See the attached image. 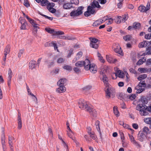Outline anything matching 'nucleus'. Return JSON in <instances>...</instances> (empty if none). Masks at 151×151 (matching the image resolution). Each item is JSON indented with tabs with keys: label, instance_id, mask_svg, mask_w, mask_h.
I'll list each match as a JSON object with an SVG mask.
<instances>
[{
	"label": "nucleus",
	"instance_id": "56",
	"mask_svg": "<svg viewBox=\"0 0 151 151\" xmlns=\"http://www.w3.org/2000/svg\"><path fill=\"white\" fill-rule=\"evenodd\" d=\"M90 137L93 140L96 139L97 138V136L94 134V132H93L90 135Z\"/></svg>",
	"mask_w": 151,
	"mask_h": 151
},
{
	"label": "nucleus",
	"instance_id": "36",
	"mask_svg": "<svg viewBox=\"0 0 151 151\" xmlns=\"http://www.w3.org/2000/svg\"><path fill=\"white\" fill-rule=\"evenodd\" d=\"M101 21L100 19H98L93 24V26L94 27H97L99 25H100L101 24V23L100 22Z\"/></svg>",
	"mask_w": 151,
	"mask_h": 151
},
{
	"label": "nucleus",
	"instance_id": "32",
	"mask_svg": "<svg viewBox=\"0 0 151 151\" xmlns=\"http://www.w3.org/2000/svg\"><path fill=\"white\" fill-rule=\"evenodd\" d=\"M143 132L146 134L147 135L148 134H150L151 132V131L147 127H145L143 128Z\"/></svg>",
	"mask_w": 151,
	"mask_h": 151
},
{
	"label": "nucleus",
	"instance_id": "46",
	"mask_svg": "<svg viewBox=\"0 0 151 151\" xmlns=\"http://www.w3.org/2000/svg\"><path fill=\"white\" fill-rule=\"evenodd\" d=\"M99 123L100 122L98 120L96 121L95 122V125L96 126V128L97 129L98 131H100V127L99 126Z\"/></svg>",
	"mask_w": 151,
	"mask_h": 151
},
{
	"label": "nucleus",
	"instance_id": "2",
	"mask_svg": "<svg viewBox=\"0 0 151 151\" xmlns=\"http://www.w3.org/2000/svg\"><path fill=\"white\" fill-rule=\"evenodd\" d=\"M84 8V7L82 6H79L77 10H74L72 11L70 13V16L74 17L81 15L83 14V10Z\"/></svg>",
	"mask_w": 151,
	"mask_h": 151
},
{
	"label": "nucleus",
	"instance_id": "61",
	"mask_svg": "<svg viewBox=\"0 0 151 151\" xmlns=\"http://www.w3.org/2000/svg\"><path fill=\"white\" fill-rule=\"evenodd\" d=\"M129 71L131 73L136 74L137 73L136 70L132 68H130L129 69Z\"/></svg>",
	"mask_w": 151,
	"mask_h": 151
},
{
	"label": "nucleus",
	"instance_id": "24",
	"mask_svg": "<svg viewBox=\"0 0 151 151\" xmlns=\"http://www.w3.org/2000/svg\"><path fill=\"white\" fill-rule=\"evenodd\" d=\"M133 25L134 29H139L141 27V24L138 22H134L133 24Z\"/></svg>",
	"mask_w": 151,
	"mask_h": 151
},
{
	"label": "nucleus",
	"instance_id": "57",
	"mask_svg": "<svg viewBox=\"0 0 151 151\" xmlns=\"http://www.w3.org/2000/svg\"><path fill=\"white\" fill-rule=\"evenodd\" d=\"M119 3H118L117 4V6L118 8L121 9L122 6L123 2L122 1H119Z\"/></svg>",
	"mask_w": 151,
	"mask_h": 151
},
{
	"label": "nucleus",
	"instance_id": "10",
	"mask_svg": "<svg viewBox=\"0 0 151 151\" xmlns=\"http://www.w3.org/2000/svg\"><path fill=\"white\" fill-rule=\"evenodd\" d=\"M37 65L36 62L33 60L30 61L29 63V68L31 70H33L36 68Z\"/></svg>",
	"mask_w": 151,
	"mask_h": 151
},
{
	"label": "nucleus",
	"instance_id": "11",
	"mask_svg": "<svg viewBox=\"0 0 151 151\" xmlns=\"http://www.w3.org/2000/svg\"><path fill=\"white\" fill-rule=\"evenodd\" d=\"M8 75L9 76L8 77V79L7 81V84L9 87V88L11 86V80L12 75V72L10 68H9V69Z\"/></svg>",
	"mask_w": 151,
	"mask_h": 151
},
{
	"label": "nucleus",
	"instance_id": "45",
	"mask_svg": "<svg viewBox=\"0 0 151 151\" xmlns=\"http://www.w3.org/2000/svg\"><path fill=\"white\" fill-rule=\"evenodd\" d=\"M146 61V59H145L144 60H143L142 59H140L137 63V65H140L145 62Z\"/></svg>",
	"mask_w": 151,
	"mask_h": 151
},
{
	"label": "nucleus",
	"instance_id": "34",
	"mask_svg": "<svg viewBox=\"0 0 151 151\" xmlns=\"http://www.w3.org/2000/svg\"><path fill=\"white\" fill-rule=\"evenodd\" d=\"M147 77V75L146 74H143L139 76L137 78L139 81H141L143 79H144Z\"/></svg>",
	"mask_w": 151,
	"mask_h": 151
},
{
	"label": "nucleus",
	"instance_id": "60",
	"mask_svg": "<svg viewBox=\"0 0 151 151\" xmlns=\"http://www.w3.org/2000/svg\"><path fill=\"white\" fill-rule=\"evenodd\" d=\"M97 1L101 4H104L106 2V0H98Z\"/></svg>",
	"mask_w": 151,
	"mask_h": 151
},
{
	"label": "nucleus",
	"instance_id": "63",
	"mask_svg": "<svg viewBox=\"0 0 151 151\" xmlns=\"http://www.w3.org/2000/svg\"><path fill=\"white\" fill-rule=\"evenodd\" d=\"M147 65H151V58L148 59L146 61Z\"/></svg>",
	"mask_w": 151,
	"mask_h": 151
},
{
	"label": "nucleus",
	"instance_id": "17",
	"mask_svg": "<svg viewBox=\"0 0 151 151\" xmlns=\"http://www.w3.org/2000/svg\"><path fill=\"white\" fill-rule=\"evenodd\" d=\"M119 17V19L120 21L124 22L127 20L129 17L127 14H125L124 15H122V16H119L118 17Z\"/></svg>",
	"mask_w": 151,
	"mask_h": 151
},
{
	"label": "nucleus",
	"instance_id": "23",
	"mask_svg": "<svg viewBox=\"0 0 151 151\" xmlns=\"http://www.w3.org/2000/svg\"><path fill=\"white\" fill-rule=\"evenodd\" d=\"M102 81L104 83V85L107 87L109 85V83L108 82V78L106 75L103 76Z\"/></svg>",
	"mask_w": 151,
	"mask_h": 151
},
{
	"label": "nucleus",
	"instance_id": "15",
	"mask_svg": "<svg viewBox=\"0 0 151 151\" xmlns=\"http://www.w3.org/2000/svg\"><path fill=\"white\" fill-rule=\"evenodd\" d=\"M67 81L65 78L61 79L58 82L57 84L58 86H65Z\"/></svg>",
	"mask_w": 151,
	"mask_h": 151
},
{
	"label": "nucleus",
	"instance_id": "9",
	"mask_svg": "<svg viewBox=\"0 0 151 151\" xmlns=\"http://www.w3.org/2000/svg\"><path fill=\"white\" fill-rule=\"evenodd\" d=\"M91 64L90 61L88 59H86L85 60L84 64V68L86 70H88L90 68V67Z\"/></svg>",
	"mask_w": 151,
	"mask_h": 151
},
{
	"label": "nucleus",
	"instance_id": "30",
	"mask_svg": "<svg viewBox=\"0 0 151 151\" xmlns=\"http://www.w3.org/2000/svg\"><path fill=\"white\" fill-rule=\"evenodd\" d=\"M138 9L141 12H145L147 11L146 10L147 9L146 8V7L143 5L140 6L139 7Z\"/></svg>",
	"mask_w": 151,
	"mask_h": 151
},
{
	"label": "nucleus",
	"instance_id": "43",
	"mask_svg": "<svg viewBox=\"0 0 151 151\" xmlns=\"http://www.w3.org/2000/svg\"><path fill=\"white\" fill-rule=\"evenodd\" d=\"M137 90V93H139L142 92L143 91L145 90L144 88H137L136 87L135 88Z\"/></svg>",
	"mask_w": 151,
	"mask_h": 151
},
{
	"label": "nucleus",
	"instance_id": "52",
	"mask_svg": "<svg viewBox=\"0 0 151 151\" xmlns=\"http://www.w3.org/2000/svg\"><path fill=\"white\" fill-rule=\"evenodd\" d=\"M147 52L146 53V55H151V47H149L146 48Z\"/></svg>",
	"mask_w": 151,
	"mask_h": 151
},
{
	"label": "nucleus",
	"instance_id": "27",
	"mask_svg": "<svg viewBox=\"0 0 151 151\" xmlns=\"http://www.w3.org/2000/svg\"><path fill=\"white\" fill-rule=\"evenodd\" d=\"M63 7L65 9H69L72 8L73 6L71 4L68 3L63 4Z\"/></svg>",
	"mask_w": 151,
	"mask_h": 151
},
{
	"label": "nucleus",
	"instance_id": "64",
	"mask_svg": "<svg viewBox=\"0 0 151 151\" xmlns=\"http://www.w3.org/2000/svg\"><path fill=\"white\" fill-rule=\"evenodd\" d=\"M147 82V87L148 88L150 87H151V79L149 80Z\"/></svg>",
	"mask_w": 151,
	"mask_h": 151
},
{
	"label": "nucleus",
	"instance_id": "41",
	"mask_svg": "<svg viewBox=\"0 0 151 151\" xmlns=\"http://www.w3.org/2000/svg\"><path fill=\"white\" fill-rule=\"evenodd\" d=\"M117 73H119V76H118L119 78H123L124 77V74L123 72H122L120 70H119L117 71Z\"/></svg>",
	"mask_w": 151,
	"mask_h": 151
},
{
	"label": "nucleus",
	"instance_id": "19",
	"mask_svg": "<svg viewBox=\"0 0 151 151\" xmlns=\"http://www.w3.org/2000/svg\"><path fill=\"white\" fill-rule=\"evenodd\" d=\"M145 136V135L144 133L139 132L137 136L138 139L141 142H142Z\"/></svg>",
	"mask_w": 151,
	"mask_h": 151
},
{
	"label": "nucleus",
	"instance_id": "54",
	"mask_svg": "<svg viewBox=\"0 0 151 151\" xmlns=\"http://www.w3.org/2000/svg\"><path fill=\"white\" fill-rule=\"evenodd\" d=\"M24 5L27 7L30 6V4L28 0H24Z\"/></svg>",
	"mask_w": 151,
	"mask_h": 151
},
{
	"label": "nucleus",
	"instance_id": "20",
	"mask_svg": "<svg viewBox=\"0 0 151 151\" xmlns=\"http://www.w3.org/2000/svg\"><path fill=\"white\" fill-rule=\"evenodd\" d=\"M107 70V67L106 66H102L101 67L99 70L100 73L101 74H103L106 72Z\"/></svg>",
	"mask_w": 151,
	"mask_h": 151
},
{
	"label": "nucleus",
	"instance_id": "22",
	"mask_svg": "<svg viewBox=\"0 0 151 151\" xmlns=\"http://www.w3.org/2000/svg\"><path fill=\"white\" fill-rule=\"evenodd\" d=\"M114 51L115 52L118 53L121 55H123V53L122 52L121 47L119 46H117L116 48H115Z\"/></svg>",
	"mask_w": 151,
	"mask_h": 151
},
{
	"label": "nucleus",
	"instance_id": "35",
	"mask_svg": "<svg viewBox=\"0 0 151 151\" xmlns=\"http://www.w3.org/2000/svg\"><path fill=\"white\" fill-rule=\"evenodd\" d=\"M147 108V107L146 106V107H145V108L144 109H143V110H142V112H141L140 114L142 115H146L148 114V113L147 112L146 110Z\"/></svg>",
	"mask_w": 151,
	"mask_h": 151
},
{
	"label": "nucleus",
	"instance_id": "14",
	"mask_svg": "<svg viewBox=\"0 0 151 151\" xmlns=\"http://www.w3.org/2000/svg\"><path fill=\"white\" fill-rule=\"evenodd\" d=\"M97 67L94 63L91 64L90 67V68L89 69L90 71L93 73H95L97 71Z\"/></svg>",
	"mask_w": 151,
	"mask_h": 151
},
{
	"label": "nucleus",
	"instance_id": "3",
	"mask_svg": "<svg viewBox=\"0 0 151 151\" xmlns=\"http://www.w3.org/2000/svg\"><path fill=\"white\" fill-rule=\"evenodd\" d=\"M90 46L93 48L97 49L99 47V45L97 42L99 41L98 39L95 38H90Z\"/></svg>",
	"mask_w": 151,
	"mask_h": 151
},
{
	"label": "nucleus",
	"instance_id": "4",
	"mask_svg": "<svg viewBox=\"0 0 151 151\" xmlns=\"http://www.w3.org/2000/svg\"><path fill=\"white\" fill-rule=\"evenodd\" d=\"M79 107L81 109H86V110L88 109L89 106L87 105L86 102L84 101L83 99L80 100L78 103Z\"/></svg>",
	"mask_w": 151,
	"mask_h": 151
},
{
	"label": "nucleus",
	"instance_id": "39",
	"mask_svg": "<svg viewBox=\"0 0 151 151\" xmlns=\"http://www.w3.org/2000/svg\"><path fill=\"white\" fill-rule=\"evenodd\" d=\"M63 68L69 71H70L72 70V67L69 65H64L63 67Z\"/></svg>",
	"mask_w": 151,
	"mask_h": 151
},
{
	"label": "nucleus",
	"instance_id": "49",
	"mask_svg": "<svg viewBox=\"0 0 151 151\" xmlns=\"http://www.w3.org/2000/svg\"><path fill=\"white\" fill-rule=\"evenodd\" d=\"M125 94H124L122 93H120L119 94L118 98L119 99L120 98V99L121 100L122 99H124L125 97Z\"/></svg>",
	"mask_w": 151,
	"mask_h": 151
},
{
	"label": "nucleus",
	"instance_id": "5",
	"mask_svg": "<svg viewBox=\"0 0 151 151\" xmlns=\"http://www.w3.org/2000/svg\"><path fill=\"white\" fill-rule=\"evenodd\" d=\"M19 22L21 24L20 29H26V26L27 25V23L26 20L22 17H20L19 19Z\"/></svg>",
	"mask_w": 151,
	"mask_h": 151
},
{
	"label": "nucleus",
	"instance_id": "7",
	"mask_svg": "<svg viewBox=\"0 0 151 151\" xmlns=\"http://www.w3.org/2000/svg\"><path fill=\"white\" fill-rule=\"evenodd\" d=\"M86 111L89 113L90 115L93 117H96L97 115L96 110L93 108H90L89 106Z\"/></svg>",
	"mask_w": 151,
	"mask_h": 151
},
{
	"label": "nucleus",
	"instance_id": "16",
	"mask_svg": "<svg viewBox=\"0 0 151 151\" xmlns=\"http://www.w3.org/2000/svg\"><path fill=\"white\" fill-rule=\"evenodd\" d=\"M30 24L33 26L34 27L35 29V28H37L35 30V31L36 32H37V29L38 28V29H40L39 27L38 26L39 25V24L36 23V22L32 19L30 21V22H29Z\"/></svg>",
	"mask_w": 151,
	"mask_h": 151
},
{
	"label": "nucleus",
	"instance_id": "48",
	"mask_svg": "<svg viewBox=\"0 0 151 151\" xmlns=\"http://www.w3.org/2000/svg\"><path fill=\"white\" fill-rule=\"evenodd\" d=\"M127 97H128V98L131 100H133L136 97V94H132L130 96H127Z\"/></svg>",
	"mask_w": 151,
	"mask_h": 151
},
{
	"label": "nucleus",
	"instance_id": "33",
	"mask_svg": "<svg viewBox=\"0 0 151 151\" xmlns=\"http://www.w3.org/2000/svg\"><path fill=\"white\" fill-rule=\"evenodd\" d=\"M113 111L114 114L116 116H119V112L117 109L116 106H114L113 108Z\"/></svg>",
	"mask_w": 151,
	"mask_h": 151
},
{
	"label": "nucleus",
	"instance_id": "8",
	"mask_svg": "<svg viewBox=\"0 0 151 151\" xmlns=\"http://www.w3.org/2000/svg\"><path fill=\"white\" fill-rule=\"evenodd\" d=\"M106 58L107 61L110 63H114L117 61L116 59L114 58L111 55H106Z\"/></svg>",
	"mask_w": 151,
	"mask_h": 151
},
{
	"label": "nucleus",
	"instance_id": "51",
	"mask_svg": "<svg viewBox=\"0 0 151 151\" xmlns=\"http://www.w3.org/2000/svg\"><path fill=\"white\" fill-rule=\"evenodd\" d=\"M54 34L59 35H62L64 34V33L63 31H55Z\"/></svg>",
	"mask_w": 151,
	"mask_h": 151
},
{
	"label": "nucleus",
	"instance_id": "53",
	"mask_svg": "<svg viewBox=\"0 0 151 151\" xmlns=\"http://www.w3.org/2000/svg\"><path fill=\"white\" fill-rule=\"evenodd\" d=\"M65 59L61 58H58L57 60V62L58 63H63Z\"/></svg>",
	"mask_w": 151,
	"mask_h": 151
},
{
	"label": "nucleus",
	"instance_id": "1",
	"mask_svg": "<svg viewBox=\"0 0 151 151\" xmlns=\"http://www.w3.org/2000/svg\"><path fill=\"white\" fill-rule=\"evenodd\" d=\"M95 8H100L101 6L99 4L98 1L93 0V2L90 4V5L87 6V11L85 12L84 15L85 17H89L91 14L94 15L96 11L94 9Z\"/></svg>",
	"mask_w": 151,
	"mask_h": 151
},
{
	"label": "nucleus",
	"instance_id": "38",
	"mask_svg": "<svg viewBox=\"0 0 151 151\" xmlns=\"http://www.w3.org/2000/svg\"><path fill=\"white\" fill-rule=\"evenodd\" d=\"M132 38V36L130 35H126L124 36L123 39L126 41L130 40Z\"/></svg>",
	"mask_w": 151,
	"mask_h": 151
},
{
	"label": "nucleus",
	"instance_id": "58",
	"mask_svg": "<svg viewBox=\"0 0 151 151\" xmlns=\"http://www.w3.org/2000/svg\"><path fill=\"white\" fill-rule=\"evenodd\" d=\"M68 136H69V137L70 138L72 139V140H73L75 142H77L76 140H75V137H72L73 135H72V134H71L70 133H68Z\"/></svg>",
	"mask_w": 151,
	"mask_h": 151
},
{
	"label": "nucleus",
	"instance_id": "31",
	"mask_svg": "<svg viewBox=\"0 0 151 151\" xmlns=\"http://www.w3.org/2000/svg\"><path fill=\"white\" fill-rule=\"evenodd\" d=\"M10 46L9 45H7L4 50V54H6V55H7V54H9L10 51Z\"/></svg>",
	"mask_w": 151,
	"mask_h": 151
},
{
	"label": "nucleus",
	"instance_id": "13",
	"mask_svg": "<svg viewBox=\"0 0 151 151\" xmlns=\"http://www.w3.org/2000/svg\"><path fill=\"white\" fill-rule=\"evenodd\" d=\"M106 88H107L106 90H105L106 93V96H109V97H110L111 91H112L111 90L112 87H111V86L109 84L107 87H106Z\"/></svg>",
	"mask_w": 151,
	"mask_h": 151
},
{
	"label": "nucleus",
	"instance_id": "44",
	"mask_svg": "<svg viewBox=\"0 0 151 151\" xmlns=\"http://www.w3.org/2000/svg\"><path fill=\"white\" fill-rule=\"evenodd\" d=\"M144 121L146 123L150 124L151 123V118H147L144 119Z\"/></svg>",
	"mask_w": 151,
	"mask_h": 151
},
{
	"label": "nucleus",
	"instance_id": "28",
	"mask_svg": "<svg viewBox=\"0 0 151 151\" xmlns=\"http://www.w3.org/2000/svg\"><path fill=\"white\" fill-rule=\"evenodd\" d=\"M2 135L1 136V140L2 145L5 144V137L4 134V128H2Z\"/></svg>",
	"mask_w": 151,
	"mask_h": 151
},
{
	"label": "nucleus",
	"instance_id": "12",
	"mask_svg": "<svg viewBox=\"0 0 151 151\" xmlns=\"http://www.w3.org/2000/svg\"><path fill=\"white\" fill-rule=\"evenodd\" d=\"M59 87L56 89V91L57 93H63L66 91V88L65 86H58Z\"/></svg>",
	"mask_w": 151,
	"mask_h": 151
},
{
	"label": "nucleus",
	"instance_id": "21",
	"mask_svg": "<svg viewBox=\"0 0 151 151\" xmlns=\"http://www.w3.org/2000/svg\"><path fill=\"white\" fill-rule=\"evenodd\" d=\"M145 107H146L145 105L139 104L136 106V109L137 110H139L140 112H142V110L143 109L145 108Z\"/></svg>",
	"mask_w": 151,
	"mask_h": 151
},
{
	"label": "nucleus",
	"instance_id": "47",
	"mask_svg": "<svg viewBox=\"0 0 151 151\" xmlns=\"http://www.w3.org/2000/svg\"><path fill=\"white\" fill-rule=\"evenodd\" d=\"M140 101L143 104H147V101H146V98L143 97H142L140 99Z\"/></svg>",
	"mask_w": 151,
	"mask_h": 151
},
{
	"label": "nucleus",
	"instance_id": "37",
	"mask_svg": "<svg viewBox=\"0 0 151 151\" xmlns=\"http://www.w3.org/2000/svg\"><path fill=\"white\" fill-rule=\"evenodd\" d=\"M48 3L49 1L48 0H41V5L42 6H47V4H48Z\"/></svg>",
	"mask_w": 151,
	"mask_h": 151
},
{
	"label": "nucleus",
	"instance_id": "62",
	"mask_svg": "<svg viewBox=\"0 0 151 151\" xmlns=\"http://www.w3.org/2000/svg\"><path fill=\"white\" fill-rule=\"evenodd\" d=\"M83 55V52L81 51L78 52L77 54V55L78 56V59H79Z\"/></svg>",
	"mask_w": 151,
	"mask_h": 151
},
{
	"label": "nucleus",
	"instance_id": "25",
	"mask_svg": "<svg viewBox=\"0 0 151 151\" xmlns=\"http://www.w3.org/2000/svg\"><path fill=\"white\" fill-rule=\"evenodd\" d=\"M146 86V84L145 81H140L138 85L136 86L137 88L145 87Z\"/></svg>",
	"mask_w": 151,
	"mask_h": 151
},
{
	"label": "nucleus",
	"instance_id": "18",
	"mask_svg": "<svg viewBox=\"0 0 151 151\" xmlns=\"http://www.w3.org/2000/svg\"><path fill=\"white\" fill-rule=\"evenodd\" d=\"M18 128L19 129H21L22 127V122L21 118V114L20 113H18Z\"/></svg>",
	"mask_w": 151,
	"mask_h": 151
},
{
	"label": "nucleus",
	"instance_id": "55",
	"mask_svg": "<svg viewBox=\"0 0 151 151\" xmlns=\"http://www.w3.org/2000/svg\"><path fill=\"white\" fill-rule=\"evenodd\" d=\"M70 1L71 2L70 3L71 4H74L76 5H78L79 3V0H72Z\"/></svg>",
	"mask_w": 151,
	"mask_h": 151
},
{
	"label": "nucleus",
	"instance_id": "6",
	"mask_svg": "<svg viewBox=\"0 0 151 151\" xmlns=\"http://www.w3.org/2000/svg\"><path fill=\"white\" fill-rule=\"evenodd\" d=\"M55 4L53 3H50L49 2L47 6V9L50 12L54 13L56 12V10L55 9L53 8Z\"/></svg>",
	"mask_w": 151,
	"mask_h": 151
},
{
	"label": "nucleus",
	"instance_id": "59",
	"mask_svg": "<svg viewBox=\"0 0 151 151\" xmlns=\"http://www.w3.org/2000/svg\"><path fill=\"white\" fill-rule=\"evenodd\" d=\"M145 38L147 39H151V34H148L145 35Z\"/></svg>",
	"mask_w": 151,
	"mask_h": 151
},
{
	"label": "nucleus",
	"instance_id": "42",
	"mask_svg": "<svg viewBox=\"0 0 151 151\" xmlns=\"http://www.w3.org/2000/svg\"><path fill=\"white\" fill-rule=\"evenodd\" d=\"M132 143L137 146L138 148H140L141 147L140 145L135 140H133Z\"/></svg>",
	"mask_w": 151,
	"mask_h": 151
},
{
	"label": "nucleus",
	"instance_id": "26",
	"mask_svg": "<svg viewBox=\"0 0 151 151\" xmlns=\"http://www.w3.org/2000/svg\"><path fill=\"white\" fill-rule=\"evenodd\" d=\"M84 63L85 61H80L76 63L75 65L76 67H82L83 66Z\"/></svg>",
	"mask_w": 151,
	"mask_h": 151
},
{
	"label": "nucleus",
	"instance_id": "29",
	"mask_svg": "<svg viewBox=\"0 0 151 151\" xmlns=\"http://www.w3.org/2000/svg\"><path fill=\"white\" fill-rule=\"evenodd\" d=\"M45 62L47 63V66L48 68H49L51 66L54 65V61L51 62L48 60H46L45 61Z\"/></svg>",
	"mask_w": 151,
	"mask_h": 151
},
{
	"label": "nucleus",
	"instance_id": "50",
	"mask_svg": "<svg viewBox=\"0 0 151 151\" xmlns=\"http://www.w3.org/2000/svg\"><path fill=\"white\" fill-rule=\"evenodd\" d=\"M73 70L77 74H78L81 72V70L77 67H74L73 68Z\"/></svg>",
	"mask_w": 151,
	"mask_h": 151
},
{
	"label": "nucleus",
	"instance_id": "40",
	"mask_svg": "<svg viewBox=\"0 0 151 151\" xmlns=\"http://www.w3.org/2000/svg\"><path fill=\"white\" fill-rule=\"evenodd\" d=\"M45 30L46 32H47L50 33V34L53 33L54 34L55 33V30L53 29H51L50 28H46L45 29Z\"/></svg>",
	"mask_w": 151,
	"mask_h": 151
}]
</instances>
